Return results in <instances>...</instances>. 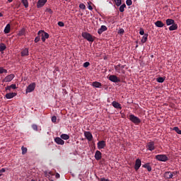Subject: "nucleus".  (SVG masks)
Here are the masks:
<instances>
[{"label": "nucleus", "instance_id": "30", "mask_svg": "<svg viewBox=\"0 0 181 181\" xmlns=\"http://www.w3.org/2000/svg\"><path fill=\"white\" fill-rule=\"evenodd\" d=\"M21 2L23 4V5L25 6V8H28L29 3H28V0H21Z\"/></svg>", "mask_w": 181, "mask_h": 181}, {"label": "nucleus", "instance_id": "54", "mask_svg": "<svg viewBox=\"0 0 181 181\" xmlns=\"http://www.w3.org/2000/svg\"><path fill=\"white\" fill-rule=\"evenodd\" d=\"M4 16L2 13H0V18H2Z\"/></svg>", "mask_w": 181, "mask_h": 181}, {"label": "nucleus", "instance_id": "26", "mask_svg": "<svg viewBox=\"0 0 181 181\" xmlns=\"http://www.w3.org/2000/svg\"><path fill=\"white\" fill-rule=\"evenodd\" d=\"M174 20H173L172 18H168L167 20H165V23L167 25H172V23H173Z\"/></svg>", "mask_w": 181, "mask_h": 181}, {"label": "nucleus", "instance_id": "7", "mask_svg": "<svg viewBox=\"0 0 181 181\" xmlns=\"http://www.w3.org/2000/svg\"><path fill=\"white\" fill-rule=\"evenodd\" d=\"M108 79L110 80L112 83H120L121 80L117 75H110Z\"/></svg>", "mask_w": 181, "mask_h": 181}, {"label": "nucleus", "instance_id": "14", "mask_svg": "<svg viewBox=\"0 0 181 181\" xmlns=\"http://www.w3.org/2000/svg\"><path fill=\"white\" fill-rule=\"evenodd\" d=\"M47 2V0H38V1L37 2V8H42V6H45Z\"/></svg>", "mask_w": 181, "mask_h": 181}, {"label": "nucleus", "instance_id": "36", "mask_svg": "<svg viewBox=\"0 0 181 181\" xmlns=\"http://www.w3.org/2000/svg\"><path fill=\"white\" fill-rule=\"evenodd\" d=\"M6 49V46L4 43L0 45V52H4V50Z\"/></svg>", "mask_w": 181, "mask_h": 181}, {"label": "nucleus", "instance_id": "43", "mask_svg": "<svg viewBox=\"0 0 181 181\" xmlns=\"http://www.w3.org/2000/svg\"><path fill=\"white\" fill-rule=\"evenodd\" d=\"M126 4L129 6H132V0H127L126 1Z\"/></svg>", "mask_w": 181, "mask_h": 181}, {"label": "nucleus", "instance_id": "41", "mask_svg": "<svg viewBox=\"0 0 181 181\" xmlns=\"http://www.w3.org/2000/svg\"><path fill=\"white\" fill-rule=\"evenodd\" d=\"M45 11H46L47 13H50L51 15H52V13H53V10H52V8H47L46 10H45Z\"/></svg>", "mask_w": 181, "mask_h": 181}, {"label": "nucleus", "instance_id": "35", "mask_svg": "<svg viewBox=\"0 0 181 181\" xmlns=\"http://www.w3.org/2000/svg\"><path fill=\"white\" fill-rule=\"evenodd\" d=\"M173 130L176 132L179 135H181V130H180L178 127H173Z\"/></svg>", "mask_w": 181, "mask_h": 181}, {"label": "nucleus", "instance_id": "37", "mask_svg": "<svg viewBox=\"0 0 181 181\" xmlns=\"http://www.w3.org/2000/svg\"><path fill=\"white\" fill-rule=\"evenodd\" d=\"M22 154L25 155L26 153H28V149L25 146L21 147Z\"/></svg>", "mask_w": 181, "mask_h": 181}, {"label": "nucleus", "instance_id": "27", "mask_svg": "<svg viewBox=\"0 0 181 181\" xmlns=\"http://www.w3.org/2000/svg\"><path fill=\"white\" fill-rule=\"evenodd\" d=\"M115 69L116 71V72L117 73H121V64H117L116 66H115Z\"/></svg>", "mask_w": 181, "mask_h": 181}, {"label": "nucleus", "instance_id": "33", "mask_svg": "<svg viewBox=\"0 0 181 181\" xmlns=\"http://www.w3.org/2000/svg\"><path fill=\"white\" fill-rule=\"evenodd\" d=\"M126 6H126L125 4H122V6L120 5V6H119V11L121 13H123L124 11V8H126Z\"/></svg>", "mask_w": 181, "mask_h": 181}, {"label": "nucleus", "instance_id": "17", "mask_svg": "<svg viewBox=\"0 0 181 181\" xmlns=\"http://www.w3.org/2000/svg\"><path fill=\"white\" fill-rule=\"evenodd\" d=\"M54 141L57 144H60L61 146H63V144H65V141H64L62 137H56L54 139Z\"/></svg>", "mask_w": 181, "mask_h": 181}, {"label": "nucleus", "instance_id": "47", "mask_svg": "<svg viewBox=\"0 0 181 181\" xmlns=\"http://www.w3.org/2000/svg\"><path fill=\"white\" fill-rule=\"evenodd\" d=\"M79 8H81V9H86V6H85V4H83V3H81V4L79 5Z\"/></svg>", "mask_w": 181, "mask_h": 181}, {"label": "nucleus", "instance_id": "28", "mask_svg": "<svg viewBox=\"0 0 181 181\" xmlns=\"http://www.w3.org/2000/svg\"><path fill=\"white\" fill-rule=\"evenodd\" d=\"M61 138L62 139V140L65 139H70V136H69V134H61Z\"/></svg>", "mask_w": 181, "mask_h": 181}, {"label": "nucleus", "instance_id": "29", "mask_svg": "<svg viewBox=\"0 0 181 181\" xmlns=\"http://www.w3.org/2000/svg\"><path fill=\"white\" fill-rule=\"evenodd\" d=\"M148 34H144L143 37L141 38V42L142 43H145L146 42L147 40H148Z\"/></svg>", "mask_w": 181, "mask_h": 181}, {"label": "nucleus", "instance_id": "44", "mask_svg": "<svg viewBox=\"0 0 181 181\" xmlns=\"http://www.w3.org/2000/svg\"><path fill=\"white\" fill-rule=\"evenodd\" d=\"M57 119V116H52V122L53 123H56Z\"/></svg>", "mask_w": 181, "mask_h": 181}, {"label": "nucleus", "instance_id": "38", "mask_svg": "<svg viewBox=\"0 0 181 181\" xmlns=\"http://www.w3.org/2000/svg\"><path fill=\"white\" fill-rule=\"evenodd\" d=\"M115 2L116 3V6H120L122 3V0H115Z\"/></svg>", "mask_w": 181, "mask_h": 181}, {"label": "nucleus", "instance_id": "5", "mask_svg": "<svg viewBox=\"0 0 181 181\" xmlns=\"http://www.w3.org/2000/svg\"><path fill=\"white\" fill-rule=\"evenodd\" d=\"M146 148L148 151H155V141H148L146 146Z\"/></svg>", "mask_w": 181, "mask_h": 181}, {"label": "nucleus", "instance_id": "11", "mask_svg": "<svg viewBox=\"0 0 181 181\" xmlns=\"http://www.w3.org/2000/svg\"><path fill=\"white\" fill-rule=\"evenodd\" d=\"M107 146L105 141H98V149L101 150L104 149Z\"/></svg>", "mask_w": 181, "mask_h": 181}, {"label": "nucleus", "instance_id": "23", "mask_svg": "<svg viewBox=\"0 0 181 181\" xmlns=\"http://www.w3.org/2000/svg\"><path fill=\"white\" fill-rule=\"evenodd\" d=\"M142 167L144 168L147 169L148 172H151V170H152L151 166L150 165L149 163L143 164Z\"/></svg>", "mask_w": 181, "mask_h": 181}, {"label": "nucleus", "instance_id": "1", "mask_svg": "<svg viewBox=\"0 0 181 181\" xmlns=\"http://www.w3.org/2000/svg\"><path fill=\"white\" fill-rule=\"evenodd\" d=\"M178 174V171H165L164 173L165 179H173V176H176Z\"/></svg>", "mask_w": 181, "mask_h": 181}, {"label": "nucleus", "instance_id": "34", "mask_svg": "<svg viewBox=\"0 0 181 181\" xmlns=\"http://www.w3.org/2000/svg\"><path fill=\"white\" fill-rule=\"evenodd\" d=\"M41 39V35H39V31L37 32V36L35 38V42H39L40 40Z\"/></svg>", "mask_w": 181, "mask_h": 181}, {"label": "nucleus", "instance_id": "22", "mask_svg": "<svg viewBox=\"0 0 181 181\" xmlns=\"http://www.w3.org/2000/svg\"><path fill=\"white\" fill-rule=\"evenodd\" d=\"M28 55H29V49H28V48H25L21 52V56L22 57H28Z\"/></svg>", "mask_w": 181, "mask_h": 181}, {"label": "nucleus", "instance_id": "48", "mask_svg": "<svg viewBox=\"0 0 181 181\" xmlns=\"http://www.w3.org/2000/svg\"><path fill=\"white\" fill-rule=\"evenodd\" d=\"M58 25L59 27H64L65 25V24L64 23V22L59 21V22H58Z\"/></svg>", "mask_w": 181, "mask_h": 181}, {"label": "nucleus", "instance_id": "8", "mask_svg": "<svg viewBox=\"0 0 181 181\" xmlns=\"http://www.w3.org/2000/svg\"><path fill=\"white\" fill-rule=\"evenodd\" d=\"M35 87H36L35 83H32L30 85H28V86L27 87V89H26V93H29L30 92L34 91Z\"/></svg>", "mask_w": 181, "mask_h": 181}, {"label": "nucleus", "instance_id": "55", "mask_svg": "<svg viewBox=\"0 0 181 181\" xmlns=\"http://www.w3.org/2000/svg\"><path fill=\"white\" fill-rule=\"evenodd\" d=\"M31 181H35V180H33H33H31Z\"/></svg>", "mask_w": 181, "mask_h": 181}, {"label": "nucleus", "instance_id": "31", "mask_svg": "<svg viewBox=\"0 0 181 181\" xmlns=\"http://www.w3.org/2000/svg\"><path fill=\"white\" fill-rule=\"evenodd\" d=\"M25 33V29L23 28L20 31H18V35L23 36L24 35Z\"/></svg>", "mask_w": 181, "mask_h": 181}, {"label": "nucleus", "instance_id": "32", "mask_svg": "<svg viewBox=\"0 0 181 181\" xmlns=\"http://www.w3.org/2000/svg\"><path fill=\"white\" fill-rule=\"evenodd\" d=\"M165 80V78H163L162 76H159V78H157L156 81L158 83H164Z\"/></svg>", "mask_w": 181, "mask_h": 181}, {"label": "nucleus", "instance_id": "52", "mask_svg": "<svg viewBox=\"0 0 181 181\" xmlns=\"http://www.w3.org/2000/svg\"><path fill=\"white\" fill-rule=\"evenodd\" d=\"M55 177L57 179H59L60 177L59 173H57V174L55 175Z\"/></svg>", "mask_w": 181, "mask_h": 181}, {"label": "nucleus", "instance_id": "9", "mask_svg": "<svg viewBox=\"0 0 181 181\" xmlns=\"http://www.w3.org/2000/svg\"><path fill=\"white\" fill-rule=\"evenodd\" d=\"M84 135L86 139L89 141L91 142V141H93V134H91V132L90 131H85L84 132Z\"/></svg>", "mask_w": 181, "mask_h": 181}, {"label": "nucleus", "instance_id": "39", "mask_svg": "<svg viewBox=\"0 0 181 181\" xmlns=\"http://www.w3.org/2000/svg\"><path fill=\"white\" fill-rule=\"evenodd\" d=\"M124 33V29H123V28H121L120 29H119L118 34H119L120 35H123Z\"/></svg>", "mask_w": 181, "mask_h": 181}, {"label": "nucleus", "instance_id": "19", "mask_svg": "<svg viewBox=\"0 0 181 181\" xmlns=\"http://www.w3.org/2000/svg\"><path fill=\"white\" fill-rule=\"evenodd\" d=\"M16 95H17V93L13 92L11 93V91H9L8 93L6 94V98L11 99V98H13V97H16Z\"/></svg>", "mask_w": 181, "mask_h": 181}, {"label": "nucleus", "instance_id": "58", "mask_svg": "<svg viewBox=\"0 0 181 181\" xmlns=\"http://www.w3.org/2000/svg\"><path fill=\"white\" fill-rule=\"evenodd\" d=\"M51 181H54V180H51Z\"/></svg>", "mask_w": 181, "mask_h": 181}, {"label": "nucleus", "instance_id": "56", "mask_svg": "<svg viewBox=\"0 0 181 181\" xmlns=\"http://www.w3.org/2000/svg\"><path fill=\"white\" fill-rule=\"evenodd\" d=\"M20 6H21V4L18 5V8H19Z\"/></svg>", "mask_w": 181, "mask_h": 181}, {"label": "nucleus", "instance_id": "4", "mask_svg": "<svg viewBox=\"0 0 181 181\" xmlns=\"http://www.w3.org/2000/svg\"><path fill=\"white\" fill-rule=\"evenodd\" d=\"M82 37L90 42H93L95 40L93 36L89 34V33H82Z\"/></svg>", "mask_w": 181, "mask_h": 181}, {"label": "nucleus", "instance_id": "53", "mask_svg": "<svg viewBox=\"0 0 181 181\" xmlns=\"http://www.w3.org/2000/svg\"><path fill=\"white\" fill-rule=\"evenodd\" d=\"M6 172V169L5 168H2L0 170V173H5Z\"/></svg>", "mask_w": 181, "mask_h": 181}, {"label": "nucleus", "instance_id": "13", "mask_svg": "<svg viewBox=\"0 0 181 181\" xmlns=\"http://www.w3.org/2000/svg\"><path fill=\"white\" fill-rule=\"evenodd\" d=\"M103 158V153L99 150L95 152V158L97 161H99Z\"/></svg>", "mask_w": 181, "mask_h": 181}, {"label": "nucleus", "instance_id": "49", "mask_svg": "<svg viewBox=\"0 0 181 181\" xmlns=\"http://www.w3.org/2000/svg\"><path fill=\"white\" fill-rule=\"evenodd\" d=\"M90 3H91V1H88V8L89 10H93V6H90Z\"/></svg>", "mask_w": 181, "mask_h": 181}, {"label": "nucleus", "instance_id": "24", "mask_svg": "<svg viewBox=\"0 0 181 181\" xmlns=\"http://www.w3.org/2000/svg\"><path fill=\"white\" fill-rule=\"evenodd\" d=\"M92 86L96 87V88H100V87L103 86V85H102L101 83H99L98 81H94V82L92 83Z\"/></svg>", "mask_w": 181, "mask_h": 181}, {"label": "nucleus", "instance_id": "50", "mask_svg": "<svg viewBox=\"0 0 181 181\" xmlns=\"http://www.w3.org/2000/svg\"><path fill=\"white\" fill-rule=\"evenodd\" d=\"M125 66H126V64H120V70L125 69Z\"/></svg>", "mask_w": 181, "mask_h": 181}, {"label": "nucleus", "instance_id": "16", "mask_svg": "<svg viewBox=\"0 0 181 181\" xmlns=\"http://www.w3.org/2000/svg\"><path fill=\"white\" fill-rule=\"evenodd\" d=\"M106 30H107V27L106 25H101V27L98 30V34L100 35L103 32H105Z\"/></svg>", "mask_w": 181, "mask_h": 181}, {"label": "nucleus", "instance_id": "20", "mask_svg": "<svg viewBox=\"0 0 181 181\" xmlns=\"http://www.w3.org/2000/svg\"><path fill=\"white\" fill-rule=\"evenodd\" d=\"M112 105L114 106V107L115 109H120V110L122 109V107L121 104L118 102H112Z\"/></svg>", "mask_w": 181, "mask_h": 181}, {"label": "nucleus", "instance_id": "51", "mask_svg": "<svg viewBox=\"0 0 181 181\" xmlns=\"http://www.w3.org/2000/svg\"><path fill=\"white\" fill-rule=\"evenodd\" d=\"M100 181H109V180L108 179H105V177H102L100 179Z\"/></svg>", "mask_w": 181, "mask_h": 181}, {"label": "nucleus", "instance_id": "15", "mask_svg": "<svg viewBox=\"0 0 181 181\" xmlns=\"http://www.w3.org/2000/svg\"><path fill=\"white\" fill-rule=\"evenodd\" d=\"M177 28H178V25L175 23V21L173 20V23H172V25L169 27V30H170V31L177 30Z\"/></svg>", "mask_w": 181, "mask_h": 181}, {"label": "nucleus", "instance_id": "42", "mask_svg": "<svg viewBox=\"0 0 181 181\" xmlns=\"http://www.w3.org/2000/svg\"><path fill=\"white\" fill-rule=\"evenodd\" d=\"M32 128L33 129V130H35V132H37V124H33Z\"/></svg>", "mask_w": 181, "mask_h": 181}, {"label": "nucleus", "instance_id": "2", "mask_svg": "<svg viewBox=\"0 0 181 181\" xmlns=\"http://www.w3.org/2000/svg\"><path fill=\"white\" fill-rule=\"evenodd\" d=\"M129 121L132 122V123L136 124V125H139L141 122V120L139 117L135 116V115H129Z\"/></svg>", "mask_w": 181, "mask_h": 181}, {"label": "nucleus", "instance_id": "18", "mask_svg": "<svg viewBox=\"0 0 181 181\" xmlns=\"http://www.w3.org/2000/svg\"><path fill=\"white\" fill-rule=\"evenodd\" d=\"M17 88V86L16 83H12L10 85V86H6V91H11V90H16Z\"/></svg>", "mask_w": 181, "mask_h": 181}, {"label": "nucleus", "instance_id": "25", "mask_svg": "<svg viewBox=\"0 0 181 181\" xmlns=\"http://www.w3.org/2000/svg\"><path fill=\"white\" fill-rule=\"evenodd\" d=\"M11 31V24H7L6 28H4V33L6 34H8Z\"/></svg>", "mask_w": 181, "mask_h": 181}, {"label": "nucleus", "instance_id": "12", "mask_svg": "<svg viewBox=\"0 0 181 181\" xmlns=\"http://www.w3.org/2000/svg\"><path fill=\"white\" fill-rule=\"evenodd\" d=\"M142 165V161L140 160V158H137L136 160L135 164H134V169L136 171L139 170L140 169L141 165Z\"/></svg>", "mask_w": 181, "mask_h": 181}, {"label": "nucleus", "instance_id": "57", "mask_svg": "<svg viewBox=\"0 0 181 181\" xmlns=\"http://www.w3.org/2000/svg\"><path fill=\"white\" fill-rule=\"evenodd\" d=\"M2 175V174H0V176H1Z\"/></svg>", "mask_w": 181, "mask_h": 181}, {"label": "nucleus", "instance_id": "10", "mask_svg": "<svg viewBox=\"0 0 181 181\" xmlns=\"http://www.w3.org/2000/svg\"><path fill=\"white\" fill-rule=\"evenodd\" d=\"M13 78H15L14 74H9V75H7L6 76V78H4V79H3L2 81H3V83H9L10 81H12Z\"/></svg>", "mask_w": 181, "mask_h": 181}, {"label": "nucleus", "instance_id": "45", "mask_svg": "<svg viewBox=\"0 0 181 181\" xmlns=\"http://www.w3.org/2000/svg\"><path fill=\"white\" fill-rule=\"evenodd\" d=\"M144 29H143V28H141L140 29V32H139V34L140 35H144Z\"/></svg>", "mask_w": 181, "mask_h": 181}, {"label": "nucleus", "instance_id": "40", "mask_svg": "<svg viewBox=\"0 0 181 181\" xmlns=\"http://www.w3.org/2000/svg\"><path fill=\"white\" fill-rule=\"evenodd\" d=\"M2 73H8L7 69H5L3 67H0V74H1Z\"/></svg>", "mask_w": 181, "mask_h": 181}, {"label": "nucleus", "instance_id": "6", "mask_svg": "<svg viewBox=\"0 0 181 181\" xmlns=\"http://www.w3.org/2000/svg\"><path fill=\"white\" fill-rule=\"evenodd\" d=\"M156 158L158 161H162V162H166L168 160V157L167 156V155H156Z\"/></svg>", "mask_w": 181, "mask_h": 181}, {"label": "nucleus", "instance_id": "3", "mask_svg": "<svg viewBox=\"0 0 181 181\" xmlns=\"http://www.w3.org/2000/svg\"><path fill=\"white\" fill-rule=\"evenodd\" d=\"M38 35H41V39H42V42H45L46 39H49V37L48 33H46V31H45V30H39Z\"/></svg>", "mask_w": 181, "mask_h": 181}, {"label": "nucleus", "instance_id": "21", "mask_svg": "<svg viewBox=\"0 0 181 181\" xmlns=\"http://www.w3.org/2000/svg\"><path fill=\"white\" fill-rule=\"evenodd\" d=\"M155 25L159 28H163V27H164L165 25V24L163 23L162 21H156V22H155Z\"/></svg>", "mask_w": 181, "mask_h": 181}, {"label": "nucleus", "instance_id": "46", "mask_svg": "<svg viewBox=\"0 0 181 181\" xmlns=\"http://www.w3.org/2000/svg\"><path fill=\"white\" fill-rule=\"evenodd\" d=\"M90 62H85V63L83 64V67L87 68V67H88V66H90Z\"/></svg>", "mask_w": 181, "mask_h": 181}]
</instances>
